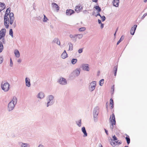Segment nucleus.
<instances>
[{"mask_svg": "<svg viewBox=\"0 0 147 147\" xmlns=\"http://www.w3.org/2000/svg\"><path fill=\"white\" fill-rule=\"evenodd\" d=\"M17 101V98L15 96L13 97L12 100L8 104L7 108L8 111L10 112L14 109Z\"/></svg>", "mask_w": 147, "mask_h": 147, "instance_id": "obj_1", "label": "nucleus"}, {"mask_svg": "<svg viewBox=\"0 0 147 147\" xmlns=\"http://www.w3.org/2000/svg\"><path fill=\"white\" fill-rule=\"evenodd\" d=\"M10 10L11 8L10 7L8 8L6 11L5 13L4 17V25L6 28H8L9 27V20L7 16L10 13Z\"/></svg>", "mask_w": 147, "mask_h": 147, "instance_id": "obj_2", "label": "nucleus"}, {"mask_svg": "<svg viewBox=\"0 0 147 147\" xmlns=\"http://www.w3.org/2000/svg\"><path fill=\"white\" fill-rule=\"evenodd\" d=\"M54 99V96L53 95H49L47 97V107L51 106L54 104L55 101Z\"/></svg>", "mask_w": 147, "mask_h": 147, "instance_id": "obj_3", "label": "nucleus"}, {"mask_svg": "<svg viewBox=\"0 0 147 147\" xmlns=\"http://www.w3.org/2000/svg\"><path fill=\"white\" fill-rule=\"evenodd\" d=\"M99 108L98 107H95L93 111V115L94 120L95 122L98 121V116L99 112Z\"/></svg>", "mask_w": 147, "mask_h": 147, "instance_id": "obj_4", "label": "nucleus"}, {"mask_svg": "<svg viewBox=\"0 0 147 147\" xmlns=\"http://www.w3.org/2000/svg\"><path fill=\"white\" fill-rule=\"evenodd\" d=\"M109 121L111 123L110 126V128L112 130H113L114 127L113 125H115L116 124L115 115L114 114H112V115L110 116Z\"/></svg>", "mask_w": 147, "mask_h": 147, "instance_id": "obj_5", "label": "nucleus"}, {"mask_svg": "<svg viewBox=\"0 0 147 147\" xmlns=\"http://www.w3.org/2000/svg\"><path fill=\"white\" fill-rule=\"evenodd\" d=\"M96 86V82L95 81H93L91 82L89 86V90L92 92L93 91L95 88Z\"/></svg>", "mask_w": 147, "mask_h": 147, "instance_id": "obj_6", "label": "nucleus"}, {"mask_svg": "<svg viewBox=\"0 0 147 147\" xmlns=\"http://www.w3.org/2000/svg\"><path fill=\"white\" fill-rule=\"evenodd\" d=\"M9 84L7 82L4 83L3 84H2L1 88L5 91H7L9 89Z\"/></svg>", "mask_w": 147, "mask_h": 147, "instance_id": "obj_7", "label": "nucleus"}, {"mask_svg": "<svg viewBox=\"0 0 147 147\" xmlns=\"http://www.w3.org/2000/svg\"><path fill=\"white\" fill-rule=\"evenodd\" d=\"M58 82L59 84L62 85H65L67 84L66 79L62 77L60 78L58 80Z\"/></svg>", "mask_w": 147, "mask_h": 147, "instance_id": "obj_8", "label": "nucleus"}, {"mask_svg": "<svg viewBox=\"0 0 147 147\" xmlns=\"http://www.w3.org/2000/svg\"><path fill=\"white\" fill-rule=\"evenodd\" d=\"M80 69H76L73 71L72 74L74 77H77L80 75Z\"/></svg>", "mask_w": 147, "mask_h": 147, "instance_id": "obj_9", "label": "nucleus"}, {"mask_svg": "<svg viewBox=\"0 0 147 147\" xmlns=\"http://www.w3.org/2000/svg\"><path fill=\"white\" fill-rule=\"evenodd\" d=\"M9 24L12 25L14 20V14L12 12L10 13L9 14Z\"/></svg>", "mask_w": 147, "mask_h": 147, "instance_id": "obj_10", "label": "nucleus"}, {"mask_svg": "<svg viewBox=\"0 0 147 147\" xmlns=\"http://www.w3.org/2000/svg\"><path fill=\"white\" fill-rule=\"evenodd\" d=\"M5 33L6 29L5 28H3L0 31V40L5 36Z\"/></svg>", "mask_w": 147, "mask_h": 147, "instance_id": "obj_11", "label": "nucleus"}, {"mask_svg": "<svg viewBox=\"0 0 147 147\" xmlns=\"http://www.w3.org/2000/svg\"><path fill=\"white\" fill-rule=\"evenodd\" d=\"M82 69L83 70L89 71L90 70V68L89 67V65L88 64H83L82 65Z\"/></svg>", "mask_w": 147, "mask_h": 147, "instance_id": "obj_12", "label": "nucleus"}, {"mask_svg": "<svg viewBox=\"0 0 147 147\" xmlns=\"http://www.w3.org/2000/svg\"><path fill=\"white\" fill-rule=\"evenodd\" d=\"M83 7L82 5L79 4L76 6L75 11L79 13L80 10L83 9Z\"/></svg>", "mask_w": 147, "mask_h": 147, "instance_id": "obj_13", "label": "nucleus"}, {"mask_svg": "<svg viewBox=\"0 0 147 147\" xmlns=\"http://www.w3.org/2000/svg\"><path fill=\"white\" fill-rule=\"evenodd\" d=\"M75 12L73 10L71 9H67L66 10V14L67 16H71Z\"/></svg>", "mask_w": 147, "mask_h": 147, "instance_id": "obj_14", "label": "nucleus"}, {"mask_svg": "<svg viewBox=\"0 0 147 147\" xmlns=\"http://www.w3.org/2000/svg\"><path fill=\"white\" fill-rule=\"evenodd\" d=\"M25 84L26 86L28 87H30L31 86L30 80L29 78L26 77L25 79Z\"/></svg>", "mask_w": 147, "mask_h": 147, "instance_id": "obj_15", "label": "nucleus"}, {"mask_svg": "<svg viewBox=\"0 0 147 147\" xmlns=\"http://www.w3.org/2000/svg\"><path fill=\"white\" fill-rule=\"evenodd\" d=\"M137 27V25H135L131 28L130 30V33L131 35H133L134 34Z\"/></svg>", "mask_w": 147, "mask_h": 147, "instance_id": "obj_16", "label": "nucleus"}, {"mask_svg": "<svg viewBox=\"0 0 147 147\" xmlns=\"http://www.w3.org/2000/svg\"><path fill=\"white\" fill-rule=\"evenodd\" d=\"M37 98L40 99L43 98L45 97V94L42 92H40L36 96Z\"/></svg>", "mask_w": 147, "mask_h": 147, "instance_id": "obj_17", "label": "nucleus"}, {"mask_svg": "<svg viewBox=\"0 0 147 147\" xmlns=\"http://www.w3.org/2000/svg\"><path fill=\"white\" fill-rule=\"evenodd\" d=\"M21 147H30V145L28 143H24L21 142L20 144Z\"/></svg>", "mask_w": 147, "mask_h": 147, "instance_id": "obj_18", "label": "nucleus"}, {"mask_svg": "<svg viewBox=\"0 0 147 147\" xmlns=\"http://www.w3.org/2000/svg\"><path fill=\"white\" fill-rule=\"evenodd\" d=\"M119 0H113L112 3L114 6L116 7H118L119 6Z\"/></svg>", "mask_w": 147, "mask_h": 147, "instance_id": "obj_19", "label": "nucleus"}, {"mask_svg": "<svg viewBox=\"0 0 147 147\" xmlns=\"http://www.w3.org/2000/svg\"><path fill=\"white\" fill-rule=\"evenodd\" d=\"M81 130H82V132L84 134L83 137H87L88 136V134L86 132L85 128L84 127H82V128L81 129Z\"/></svg>", "mask_w": 147, "mask_h": 147, "instance_id": "obj_20", "label": "nucleus"}, {"mask_svg": "<svg viewBox=\"0 0 147 147\" xmlns=\"http://www.w3.org/2000/svg\"><path fill=\"white\" fill-rule=\"evenodd\" d=\"M61 57L63 59H65L68 57L66 53V51L64 50L61 55Z\"/></svg>", "mask_w": 147, "mask_h": 147, "instance_id": "obj_21", "label": "nucleus"}, {"mask_svg": "<svg viewBox=\"0 0 147 147\" xmlns=\"http://www.w3.org/2000/svg\"><path fill=\"white\" fill-rule=\"evenodd\" d=\"M5 5L4 3L0 2V11H1L5 7Z\"/></svg>", "mask_w": 147, "mask_h": 147, "instance_id": "obj_22", "label": "nucleus"}, {"mask_svg": "<svg viewBox=\"0 0 147 147\" xmlns=\"http://www.w3.org/2000/svg\"><path fill=\"white\" fill-rule=\"evenodd\" d=\"M70 37L72 38L73 40L75 42L76 41L77 38L76 34L73 35L72 34H70L69 35Z\"/></svg>", "mask_w": 147, "mask_h": 147, "instance_id": "obj_23", "label": "nucleus"}, {"mask_svg": "<svg viewBox=\"0 0 147 147\" xmlns=\"http://www.w3.org/2000/svg\"><path fill=\"white\" fill-rule=\"evenodd\" d=\"M53 43H56L59 45H60V42L58 38H55L53 41Z\"/></svg>", "mask_w": 147, "mask_h": 147, "instance_id": "obj_24", "label": "nucleus"}, {"mask_svg": "<svg viewBox=\"0 0 147 147\" xmlns=\"http://www.w3.org/2000/svg\"><path fill=\"white\" fill-rule=\"evenodd\" d=\"M52 5L53 8H56L57 11L59 10V7L57 4L55 3H53L52 4Z\"/></svg>", "mask_w": 147, "mask_h": 147, "instance_id": "obj_25", "label": "nucleus"}, {"mask_svg": "<svg viewBox=\"0 0 147 147\" xmlns=\"http://www.w3.org/2000/svg\"><path fill=\"white\" fill-rule=\"evenodd\" d=\"M14 53L16 57L17 58H18L20 57V53L18 50H15L14 51Z\"/></svg>", "mask_w": 147, "mask_h": 147, "instance_id": "obj_26", "label": "nucleus"}, {"mask_svg": "<svg viewBox=\"0 0 147 147\" xmlns=\"http://www.w3.org/2000/svg\"><path fill=\"white\" fill-rule=\"evenodd\" d=\"M76 123L79 127H80L82 125L81 120L80 119L76 122Z\"/></svg>", "mask_w": 147, "mask_h": 147, "instance_id": "obj_27", "label": "nucleus"}, {"mask_svg": "<svg viewBox=\"0 0 147 147\" xmlns=\"http://www.w3.org/2000/svg\"><path fill=\"white\" fill-rule=\"evenodd\" d=\"M68 44L69 45V51H72L73 49V45L71 42L69 43Z\"/></svg>", "mask_w": 147, "mask_h": 147, "instance_id": "obj_28", "label": "nucleus"}, {"mask_svg": "<svg viewBox=\"0 0 147 147\" xmlns=\"http://www.w3.org/2000/svg\"><path fill=\"white\" fill-rule=\"evenodd\" d=\"M126 137L125 138L126 140L127 141V142L128 144H129L130 142V139L128 135L126 134Z\"/></svg>", "mask_w": 147, "mask_h": 147, "instance_id": "obj_29", "label": "nucleus"}, {"mask_svg": "<svg viewBox=\"0 0 147 147\" xmlns=\"http://www.w3.org/2000/svg\"><path fill=\"white\" fill-rule=\"evenodd\" d=\"M113 70L114 71V75L115 76H116V74H117V65L115 66L114 67Z\"/></svg>", "mask_w": 147, "mask_h": 147, "instance_id": "obj_30", "label": "nucleus"}, {"mask_svg": "<svg viewBox=\"0 0 147 147\" xmlns=\"http://www.w3.org/2000/svg\"><path fill=\"white\" fill-rule=\"evenodd\" d=\"M124 39V36H122L121 38H120L119 40V41L117 42V45H118Z\"/></svg>", "mask_w": 147, "mask_h": 147, "instance_id": "obj_31", "label": "nucleus"}, {"mask_svg": "<svg viewBox=\"0 0 147 147\" xmlns=\"http://www.w3.org/2000/svg\"><path fill=\"white\" fill-rule=\"evenodd\" d=\"M76 37H78L79 39H80L82 38L83 37V34H76Z\"/></svg>", "mask_w": 147, "mask_h": 147, "instance_id": "obj_32", "label": "nucleus"}, {"mask_svg": "<svg viewBox=\"0 0 147 147\" xmlns=\"http://www.w3.org/2000/svg\"><path fill=\"white\" fill-rule=\"evenodd\" d=\"M77 61V59H73L71 60V63L73 64H75Z\"/></svg>", "mask_w": 147, "mask_h": 147, "instance_id": "obj_33", "label": "nucleus"}, {"mask_svg": "<svg viewBox=\"0 0 147 147\" xmlns=\"http://www.w3.org/2000/svg\"><path fill=\"white\" fill-rule=\"evenodd\" d=\"M9 34L11 36L12 38L13 37V32L12 29H10L9 31Z\"/></svg>", "mask_w": 147, "mask_h": 147, "instance_id": "obj_34", "label": "nucleus"}, {"mask_svg": "<svg viewBox=\"0 0 147 147\" xmlns=\"http://www.w3.org/2000/svg\"><path fill=\"white\" fill-rule=\"evenodd\" d=\"M94 8L96 9V10H97L98 12H100L101 11V8L100 7L98 6H95Z\"/></svg>", "mask_w": 147, "mask_h": 147, "instance_id": "obj_35", "label": "nucleus"}, {"mask_svg": "<svg viewBox=\"0 0 147 147\" xmlns=\"http://www.w3.org/2000/svg\"><path fill=\"white\" fill-rule=\"evenodd\" d=\"M43 15L44 18L43 19V22H47V21L48 20V19L46 17L45 15L44 14Z\"/></svg>", "mask_w": 147, "mask_h": 147, "instance_id": "obj_36", "label": "nucleus"}, {"mask_svg": "<svg viewBox=\"0 0 147 147\" xmlns=\"http://www.w3.org/2000/svg\"><path fill=\"white\" fill-rule=\"evenodd\" d=\"M86 28L84 27H82L80 28L79 29V31L80 32H82L85 31L86 30Z\"/></svg>", "mask_w": 147, "mask_h": 147, "instance_id": "obj_37", "label": "nucleus"}, {"mask_svg": "<svg viewBox=\"0 0 147 147\" xmlns=\"http://www.w3.org/2000/svg\"><path fill=\"white\" fill-rule=\"evenodd\" d=\"M104 79H102L100 80L99 82V85L100 86H102L104 83Z\"/></svg>", "mask_w": 147, "mask_h": 147, "instance_id": "obj_38", "label": "nucleus"}, {"mask_svg": "<svg viewBox=\"0 0 147 147\" xmlns=\"http://www.w3.org/2000/svg\"><path fill=\"white\" fill-rule=\"evenodd\" d=\"M111 144L113 146H115L116 145L115 142H113L112 140H111Z\"/></svg>", "mask_w": 147, "mask_h": 147, "instance_id": "obj_39", "label": "nucleus"}, {"mask_svg": "<svg viewBox=\"0 0 147 147\" xmlns=\"http://www.w3.org/2000/svg\"><path fill=\"white\" fill-rule=\"evenodd\" d=\"M3 59L2 56L0 57V64H1L3 61Z\"/></svg>", "mask_w": 147, "mask_h": 147, "instance_id": "obj_40", "label": "nucleus"}, {"mask_svg": "<svg viewBox=\"0 0 147 147\" xmlns=\"http://www.w3.org/2000/svg\"><path fill=\"white\" fill-rule=\"evenodd\" d=\"M114 105L113 104V100L112 98H111L110 100V105Z\"/></svg>", "mask_w": 147, "mask_h": 147, "instance_id": "obj_41", "label": "nucleus"}, {"mask_svg": "<svg viewBox=\"0 0 147 147\" xmlns=\"http://www.w3.org/2000/svg\"><path fill=\"white\" fill-rule=\"evenodd\" d=\"M100 18H102V21H104L105 20V16H101Z\"/></svg>", "mask_w": 147, "mask_h": 147, "instance_id": "obj_42", "label": "nucleus"}, {"mask_svg": "<svg viewBox=\"0 0 147 147\" xmlns=\"http://www.w3.org/2000/svg\"><path fill=\"white\" fill-rule=\"evenodd\" d=\"M78 52L79 53H81L83 52V49L81 48L78 51Z\"/></svg>", "mask_w": 147, "mask_h": 147, "instance_id": "obj_43", "label": "nucleus"}, {"mask_svg": "<svg viewBox=\"0 0 147 147\" xmlns=\"http://www.w3.org/2000/svg\"><path fill=\"white\" fill-rule=\"evenodd\" d=\"M13 62L11 60V59H10V66H11V67H12V66H13Z\"/></svg>", "mask_w": 147, "mask_h": 147, "instance_id": "obj_44", "label": "nucleus"}, {"mask_svg": "<svg viewBox=\"0 0 147 147\" xmlns=\"http://www.w3.org/2000/svg\"><path fill=\"white\" fill-rule=\"evenodd\" d=\"M113 140L114 141L116 140H117V137L115 135H114L113 137Z\"/></svg>", "mask_w": 147, "mask_h": 147, "instance_id": "obj_45", "label": "nucleus"}, {"mask_svg": "<svg viewBox=\"0 0 147 147\" xmlns=\"http://www.w3.org/2000/svg\"><path fill=\"white\" fill-rule=\"evenodd\" d=\"M115 142L116 143V144H121V142L119 140H118L117 141H116Z\"/></svg>", "mask_w": 147, "mask_h": 147, "instance_id": "obj_46", "label": "nucleus"}, {"mask_svg": "<svg viewBox=\"0 0 147 147\" xmlns=\"http://www.w3.org/2000/svg\"><path fill=\"white\" fill-rule=\"evenodd\" d=\"M111 90H112V94H113L114 93V85H113V86L111 88Z\"/></svg>", "mask_w": 147, "mask_h": 147, "instance_id": "obj_47", "label": "nucleus"}, {"mask_svg": "<svg viewBox=\"0 0 147 147\" xmlns=\"http://www.w3.org/2000/svg\"><path fill=\"white\" fill-rule=\"evenodd\" d=\"M147 15V13H146L144 14V15L142 17V19H143Z\"/></svg>", "mask_w": 147, "mask_h": 147, "instance_id": "obj_48", "label": "nucleus"}, {"mask_svg": "<svg viewBox=\"0 0 147 147\" xmlns=\"http://www.w3.org/2000/svg\"><path fill=\"white\" fill-rule=\"evenodd\" d=\"M3 48V47H0V53L2 52Z\"/></svg>", "mask_w": 147, "mask_h": 147, "instance_id": "obj_49", "label": "nucleus"}, {"mask_svg": "<svg viewBox=\"0 0 147 147\" xmlns=\"http://www.w3.org/2000/svg\"><path fill=\"white\" fill-rule=\"evenodd\" d=\"M0 47H3V45L2 44V43L1 41H0Z\"/></svg>", "mask_w": 147, "mask_h": 147, "instance_id": "obj_50", "label": "nucleus"}, {"mask_svg": "<svg viewBox=\"0 0 147 147\" xmlns=\"http://www.w3.org/2000/svg\"><path fill=\"white\" fill-rule=\"evenodd\" d=\"M104 27V24H101L100 27L101 28H102Z\"/></svg>", "mask_w": 147, "mask_h": 147, "instance_id": "obj_51", "label": "nucleus"}, {"mask_svg": "<svg viewBox=\"0 0 147 147\" xmlns=\"http://www.w3.org/2000/svg\"><path fill=\"white\" fill-rule=\"evenodd\" d=\"M2 42L3 43H5V40L4 38H3L2 40Z\"/></svg>", "mask_w": 147, "mask_h": 147, "instance_id": "obj_52", "label": "nucleus"}, {"mask_svg": "<svg viewBox=\"0 0 147 147\" xmlns=\"http://www.w3.org/2000/svg\"><path fill=\"white\" fill-rule=\"evenodd\" d=\"M38 147H45L43 145H42L40 144L38 146Z\"/></svg>", "mask_w": 147, "mask_h": 147, "instance_id": "obj_53", "label": "nucleus"}, {"mask_svg": "<svg viewBox=\"0 0 147 147\" xmlns=\"http://www.w3.org/2000/svg\"><path fill=\"white\" fill-rule=\"evenodd\" d=\"M105 132L106 133V134H107V135H108V131L107 130L105 129Z\"/></svg>", "mask_w": 147, "mask_h": 147, "instance_id": "obj_54", "label": "nucleus"}, {"mask_svg": "<svg viewBox=\"0 0 147 147\" xmlns=\"http://www.w3.org/2000/svg\"><path fill=\"white\" fill-rule=\"evenodd\" d=\"M98 146H99V147H103L102 145L100 143L98 144Z\"/></svg>", "mask_w": 147, "mask_h": 147, "instance_id": "obj_55", "label": "nucleus"}, {"mask_svg": "<svg viewBox=\"0 0 147 147\" xmlns=\"http://www.w3.org/2000/svg\"><path fill=\"white\" fill-rule=\"evenodd\" d=\"M21 61H22L20 59H18V60L17 61L18 62V63H21Z\"/></svg>", "mask_w": 147, "mask_h": 147, "instance_id": "obj_56", "label": "nucleus"}, {"mask_svg": "<svg viewBox=\"0 0 147 147\" xmlns=\"http://www.w3.org/2000/svg\"><path fill=\"white\" fill-rule=\"evenodd\" d=\"M98 22L99 24H102V23L101 22V21L100 20H99V19L98 20Z\"/></svg>", "mask_w": 147, "mask_h": 147, "instance_id": "obj_57", "label": "nucleus"}, {"mask_svg": "<svg viewBox=\"0 0 147 147\" xmlns=\"http://www.w3.org/2000/svg\"><path fill=\"white\" fill-rule=\"evenodd\" d=\"M99 16L100 17H101V16L100 14V13H99V12H98V13L97 14V15L96 16Z\"/></svg>", "mask_w": 147, "mask_h": 147, "instance_id": "obj_58", "label": "nucleus"}, {"mask_svg": "<svg viewBox=\"0 0 147 147\" xmlns=\"http://www.w3.org/2000/svg\"><path fill=\"white\" fill-rule=\"evenodd\" d=\"M92 1L93 2H97L98 0H92Z\"/></svg>", "mask_w": 147, "mask_h": 147, "instance_id": "obj_59", "label": "nucleus"}, {"mask_svg": "<svg viewBox=\"0 0 147 147\" xmlns=\"http://www.w3.org/2000/svg\"><path fill=\"white\" fill-rule=\"evenodd\" d=\"M83 13H84L86 14V13L87 11L86 10H84L83 11Z\"/></svg>", "mask_w": 147, "mask_h": 147, "instance_id": "obj_60", "label": "nucleus"}, {"mask_svg": "<svg viewBox=\"0 0 147 147\" xmlns=\"http://www.w3.org/2000/svg\"><path fill=\"white\" fill-rule=\"evenodd\" d=\"M16 23H14L13 25V26L14 27V28H15L16 27Z\"/></svg>", "mask_w": 147, "mask_h": 147, "instance_id": "obj_61", "label": "nucleus"}, {"mask_svg": "<svg viewBox=\"0 0 147 147\" xmlns=\"http://www.w3.org/2000/svg\"><path fill=\"white\" fill-rule=\"evenodd\" d=\"M113 105H111L110 106H111V108L112 109L113 108V107H114V106H113Z\"/></svg>", "mask_w": 147, "mask_h": 147, "instance_id": "obj_62", "label": "nucleus"}, {"mask_svg": "<svg viewBox=\"0 0 147 147\" xmlns=\"http://www.w3.org/2000/svg\"><path fill=\"white\" fill-rule=\"evenodd\" d=\"M118 28H117V29L116 30V32H115V33L114 34V36H115V35H116V32L117 31V30H118Z\"/></svg>", "mask_w": 147, "mask_h": 147, "instance_id": "obj_63", "label": "nucleus"}, {"mask_svg": "<svg viewBox=\"0 0 147 147\" xmlns=\"http://www.w3.org/2000/svg\"><path fill=\"white\" fill-rule=\"evenodd\" d=\"M144 2H145V3H146L147 2V0H144Z\"/></svg>", "mask_w": 147, "mask_h": 147, "instance_id": "obj_64", "label": "nucleus"}]
</instances>
